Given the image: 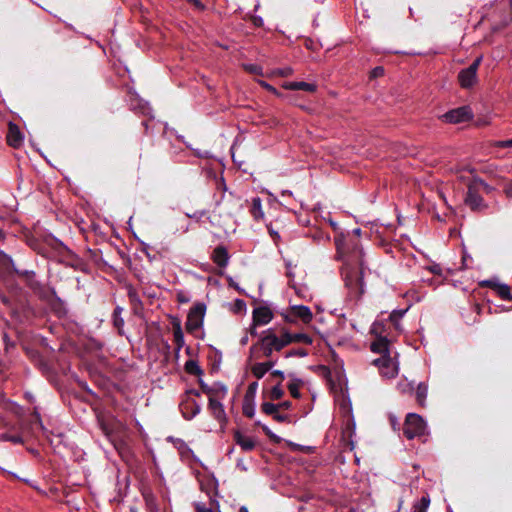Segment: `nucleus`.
<instances>
[{"mask_svg":"<svg viewBox=\"0 0 512 512\" xmlns=\"http://www.w3.org/2000/svg\"><path fill=\"white\" fill-rule=\"evenodd\" d=\"M348 253L346 255V264L355 266L345 275V284L348 289V297L357 302L365 293L364 274H365V253L358 241H350L348 244Z\"/></svg>","mask_w":512,"mask_h":512,"instance_id":"1","label":"nucleus"},{"mask_svg":"<svg viewBox=\"0 0 512 512\" xmlns=\"http://www.w3.org/2000/svg\"><path fill=\"white\" fill-rule=\"evenodd\" d=\"M288 341V337H285L284 334V327L280 329L275 327L268 328L262 331L258 341L250 347V356L255 358L265 357L273 360V353L284 349Z\"/></svg>","mask_w":512,"mask_h":512,"instance_id":"2","label":"nucleus"},{"mask_svg":"<svg viewBox=\"0 0 512 512\" xmlns=\"http://www.w3.org/2000/svg\"><path fill=\"white\" fill-rule=\"evenodd\" d=\"M425 431L426 423L420 415L416 413L407 414L403 427V434L407 439L421 437L425 434Z\"/></svg>","mask_w":512,"mask_h":512,"instance_id":"3","label":"nucleus"},{"mask_svg":"<svg viewBox=\"0 0 512 512\" xmlns=\"http://www.w3.org/2000/svg\"><path fill=\"white\" fill-rule=\"evenodd\" d=\"M482 59V56L477 57L467 68L458 73L457 79L461 88L470 89L477 83V72Z\"/></svg>","mask_w":512,"mask_h":512,"instance_id":"4","label":"nucleus"},{"mask_svg":"<svg viewBox=\"0 0 512 512\" xmlns=\"http://www.w3.org/2000/svg\"><path fill=\"white\" fill-rule=\"evenodd\" d=\"M283 316L287 323H296L297 321H301L304 324H309L313 319L311 309L304 305L290 306Z\"/></svg>","mask_w":512,"mask_h":512,"instance_id":"5","label":"nucleus"},{"mask_svg":"<svg viewBox=\"0 0 512 512\" xmlns=\"http://www.w3.org/2000/svg\"><path fill=\"white\" fill-rule=\"evenodd\" d=\"M205 313L206 305L204 303H196L193 307H191L185 323L187 332L193 333L202 327Z\"/></svg>","mask_w":512,"mask_h":512,"instance_id":"6","label":"nucleus"},{"mask_svg":"<svg viewBox=\"0 0 512 512\" xmlns=\"http://www.w3.org/2000/svg\"><path fill=\"white\" fill-rule=\"evenodd\" d=\"M190 395L200 397L201 394L196 390H189L186 392L185 398L180 403V411L186 420L193 419L201 411V405Z\"/></svg>","mask_w":512,"mask_h":512,"instance_id":"7","label":"nucleus"},{"mask_svg":"<svg viewBox=\"0 0 512 512\" xmlns=\"http://www.w3.org/2000/svg\"><path fill=\"white\" fill-rule=\"evenodd\" d=\"M440 118L446 123L458 124L471 120L473 113L469 106H462L446 112Z\"/></svg>","mask_w":512,"mask_h":512,"instance_id":"8","label":"nucleus"},{"mask_svg":"<svg viewBox=\"0 0 512 512\" xmlns=\"http://www.w3.org/2000/svg\"><path fill=\"white\" fill-rule=\"evenodd\" d=\"M373 364L378 368L380 374L385 378H394L398 373L397 365L390 355H382L375 359Z\"/></svg>","mask_w":512,"mask_h":512,"instance_id":"9","label":"nucleus"},{"mask_svg":"<svg viewBox=\"0 0 512 512\" xmlns=\"http://www.w3.org/2000/svg\"><path fill=\"white\" fill-rule=\"evenodd\" d=\"M465 204L472 211H483L487 208V204L483 200L481 193L478 190H473V185L470 183L467 187V193L465 196Z\"/></svg>","mask_w":512,"mask_h":512,"instance_id":"10","label":"nucleus"},{"mask_svg":"<svg viewBox=\"0 0 512 512\" xmlns=\"http://www.w3.org/2000/svg\"><path fill=\"white\" fill-rule=\"evenodd\" d=\"M199 386L201 392L208 395L209 399H224L227 395V387L221 383L209 386L202 380H199Z\"/></svg>","mask_w":512,"mask_h":512,"instance_id":"11","label":"nucleus"},{"mask_svg":"<svg viewBox=\"0 0 512 512\" xmlns=\"http://www.w3.org/2000/svg\"><path fill=\"white\" fill-rule=\"evenodd\" d=\"M273 318L274 314L268 306H259L253 309L252 321L254 325H267Z\"/></svg>","mask_w":512,"mask_h":512,"instance_id":"12","label":"nucleus"},{"mask_svg":"<svg viewBox=\"0 0 512 512\" xmlns=\"http://www.w3.org/2000/svg\"><path fill=\"white\" fill-rule=\"evenodd\" d=\"M481 286L489 287L503 300H512L511 289L507 284L499 283L496 280H485L481 282Z\"/></svg>","mask_w":512,"mask_h":512,"instance_id":"13","label":"nucleus"},{"mask_svg":"<svg viewBox=\"0 0 512 512\" xmlns=\"http://www.w3.org/2000/svg\"><path fill=\"white\" fill-rule=\"evenodd\" d=\"M147 512H161V507L157 496L149 487H143L141 490Z\"/></svg>","mask_w":512,"mask_h":512,"instance_id":"14","label":"nucleus"},{"mask_svg":"<svg viewBox=\"0 0 512 512\" xmlns=\"http://www.w3.org/2000/svg\"><path fill=\"white\" fill-rule=\"evenodd\" d=\"M222 399H209L208 402V410L211 415L221 424L227 423V415L224 409L223 404L221 403Z\"/></svg>","mask_w":512,"mask_h":512,"instance_id":"15","label":"nucleus"},{"mask_svg":"<svg viewBox=\"0 0 512 512\" xmlns=\"http://www.w3.org/2000/svg\"><path fill=\"white\" fill-rule=\"evenodd\" d=\"M7 143L13 147V148H19L23 144V135L19 129V127L10 122L8 125V132H7Z\"/></svg>","mask_w":512,"mask_h":512,"instance_id":"16","label":"nucleus"},{"mask_svg":"<svg viewBox=\"0 0 512 512\" xmlns=\"http://www.w3.org/2000/svg\"><path fill=\"white\" fill-rule=\"evenodd\" d=\"M211 259L218 267H227L230 259L227 248L223 245L215 247L211 254Z\"/></svg>","mask_w":512,"mask_h":512,"instance_id":"17","label":"nucleus"},{"mask_svg":"<svg viewBox=\"0 0 512 512\" xmlns=\"http://www.w3.org/2000/svg\"><path fill=\"white\" fill-rule=\"evenodd\" d=\"M200 487L201 490L205 492L207 501H209L210 498H218V483L214 478H205L201 480Z\"/></svg>","mask_w":512,"mask_h":512,"instance_id":"18","label":"nucleus"},{"mask_svg":"<svg viewBox=\"0 0 512 512\" xmlns=\"http://www.w3.org/2000/svg\"><path fill=\"white\" fill-rule=\"evenodd\" d=\"M194 509L196 512H220L218 499L210 498L209 501H196L194 502Z\"/></svg>","mask_w":512,"mask_h":512,"instance_id":"19","label":"nucleus"},{"mask_svg":"<svg viewBox=\"0 0 512 512\" xmlns=\"http://www.w3.org/2000/svg\"><path fill=\"white\" fill-rule=\"evenodd\" d=\"M234 440L246 452L252 451L256 446V441L253 437L243 435L240 431L234 433Z\"/></svg>","mask_w":512,"mask_h":512,"instance_id":"20","label":"nucleus"},{"mask_svg":"<svg viewBox=\"0 0 512 512\" xmlns=\"http://www.w3.org/2000/svg\"><path fill=\"white\" fill-rule=\"evenodd\" d=\"M275 364L276 360L270 359L266 362L255 363L251 367V372L257 379H261Z\"/></svg>","mask_w":512,"mask_h":512,"instance_id":"21","label":"nucleus"},{"mask_svg":"<svg viewBox=\"0 0 512 512\" xmlns=\"http://www.w3.org/2000/svg\"><path fill=\"white\" fill-rule=\"evenodd\" d=\"M282 87L286 90H302L311 93L317 90V86L314 83H308L304 81L286 82L282 85Z\"/></svg>","mask_w":512,"mask_h":512,"instance_id":"22","label":"nucleus"},{"mask_svg":"<svg viewBox=\"0 0 512 512\" xmlns=\"http://www.w3.org/2000/svg\"><path fill=\"white\" fill-rule=\"evenodd\" d=\"M285 337H288L289 341L287 342V346L291 343H304L307 345H311L313 340L311 336L305 333H290L287 328L284 327Z\"/></svg>","mask_w":512,"mask_h":512,"instance_id":"23","label":"nucleus"},{"mask_svg":"<svg viewBox=\"0 0 512 512\" xmlns=\"http://www.w3.org/2000/svg\"><path fill=\"white\" fill-rule=\"evenodd\" d=\"M290 381L287 385V388L291 394V396L295 399H299L301 397L300 388L304 385L302 379L297 378L295 375H289Z\"/></svg>","mask_w":512,"mask_h":512,"instance_id":"24","label":"nucleus"},{"mask_svg":"<svg viewBox=\"0 0 512 512\" xmlns=\"http://www.w3.org/2000/svg\"><path fill=\"white\" fill-rule=\"evenodd\" d=\"M127 295L135 313L142 309V301L137 290L132 285H127Z\"/></svg>","mask_w":512,"mask_h":512,"instance_id":"25","label":"nucleus"},{"mask_svg":"<svg viewBox=\"0 0 512 512\" xmlns=\"http://www.w3.org/2000/svg\"><path fill=\"white\" fill-rule=\"evenodd\" d=\"M371 350L382 355H389V341L385 337H379L371 343Z\"/></svg>","mask_w":512,"mask_h":512,"instance_id":"26","label":"nucleus"},{"mask_svg":"<svg viewBox=\"0 0 512 512\" xmlns=\"http://www.w3.org/2000/svg\"><path fill=\"white\" fill-rule=\"evenodd\" d=\"M427 395L428 385L425 382H420L415 390V398L419 406L425 407Z\"/></svg>","mask_w":512,"mask_h":512,"instance_id":"27","label":"nucleus"},{"mask_svg":"<svg viewBox=\"0 0 512 512\" xmlns=\"http://www.w3.org/2000/svg\"><path fill=\"white\" fill-rule=\"evenodd\" d=\"M173 340L176 346V350L179 351L184 346V334L179 321L173 324Z\"/></svg>","mask_w":512,"mask_h":512,"instance_id":"28","label":"nucleus"},{"mask_svg":"<svg viewBox=\"0 0 512 512\" xmlns=\"http://www.w3.org/2000/svg\"><path fill=\"white\" fill-rule=\"evenodd\" d=\"M250 213L255 220H261L264 217V212L262 209V201L261 198L255 197L252 199V204L250 208Z\"/></svg>","mask_w":512,"mask_h":512,"instance_id":"29","label":"nucleus"},{"mask_svg":"<svg viewBox=\"0 0 512 512\" xmlns=\"http://www.w3.org/2000/svg\"><path fill=\"white\" fill-rule=\"evenodd\" d=\"M122 312H123V308L117 306L114 309L113 314H112L113 324L117 328V330H118L120 335L123 334L122 330H123V327H124V319L121 316Z\"/></svg>","mask_w":512,"mask_h":512,"instance_id":"30","label":"nucleus"},{"mask_svg":"<svg viewBox=\"0 0 512 512\" xmlns=\"http://www.w3.org/2000/svg\"><path fill=\"white\" fill-rule=\"evenodd\" d=\"M470 184L473 185V190H478L480 193L483 192V193H486V194H490L494 189L493 187H491L490 185H488L486 182H484L482 179L480 178H473L471 181H470Z\"/></svg>","mask_w":512,"mask_h":512,"instance_id":"31","label":"nucleus"},{"mask_svg":"<svg viewBox=\"0 0 512 512\" xmlns=\"http://www.w3.org/2000/svg\"><path fill=\"white\" fill-rule=\"evenodd\" d=\"M131 106L133 110H138L143 115H150L151 113L149 105L137 97H135V99L131 98Z\"/></svg>","mask_w":512,"mask_h":512,"instance_id":"32","label":"nucleus"},{"mask_svg":"<svg viewBox=\"0 0 512 512\" xmlns=\"http://www.w3.org/2000/svg\"><path fill=\"white\" fill-rule=\"evenodd\" d=\"M242 412L244 416L253 418L255 415V400L243 398Z\"/></svg>","mask_w":512,"mask_h":512,"instance_id":"33","label":"nucleus"},{"mask_svg":"<svg viewBox=\"0 0 512 512\" xmlns=\"http://www.w3.org/2000/svg\"><path fill=\"white\" fill-rule=\"evenodd\" d=\"M185 371L191 375L199 376L203 374V370L199 366L198 362L195 360H188L185 363Z\"/></svg>","mask_w":512,"mask_h":512,"instance_id":"34","label":"nucleus"},{"mask_svg":"<svg viewBox=\"0 0 512 512\" xmlns=\"http://www.w3.org/2000/svg\"><path fill=\"white\" fill-rule=\"evenodd\" d=\"M430 505L429 495L422 496V498L413 505V512H427Z\"/></svg>","mask_w":512,"mask_h":512,"instance_id":"35","label":"nucleus"},{"mask_svg":"<svg viewBox=\"0 0 512 512\" xmlns=\"http://www.w3.org/2000/svg\"><path fill=\"white\" fill-rule=\"evenodd\" d=\"M406 313V310H393L389 316V320L393 323L394 327L400 329V320Z\"/></svg>","mask_w":512,"mask_h":512,"instance_id":"36","label":"nucleus"},{"mask_svg":"<svg viewBox=\"0 0 512 512\" xmlns=\"http://www.w3.org/2000/svg\"><path fill=\"white\" fill-rule=\"evenodd\" d=\"M261 410L266 415L273 416L277 411H279V405L270 402H264L261 405Z\"/></svg>","mask_w":512,"mask_h":512,"instance_id":"37","label":"nucleus"},{"mask_svg":"<svg viewBox=\"0 0 512 512\" xmlns=\"http://www.w3.org/2000/svg\"><path fill=\"white\" fill-rule=\"evenodd\" d=\"M257 389H258L257 381L250 383L247 387L244 398L250 399V400H255Z\"/></svg>","mask_w":512,"mask_h":512,"instance_id":"38","label":"nucleus"},{"mask_svg":"<svg viewBox=\"0 0 512 512\" xmlns=\"http://www.w3.org/2000/svg\"><path fill=\"white\" fill-rule=\"evenodd\" d=\"M216 186H217V189L221 191V196L216 201V206H219L220 203L222 202V200L224 198V195H225V192L227 190V186H226V183H225V180H224L223 177H220L219 179H217Z\"/></svg>","mask_w":512,"mask_h":512,"instance_id":"39","label":"nucleus"},{"mask_svg":"<svg viewBox=\"0 0 512 512\" xmlns=\"http://www.w3.org/2000/svg\"><path fill=\"white\" fill-rule=\"evenodd\" d=\"M290 447L293 451L303 452V453H307V454L313 453L314 449H315L312 446H303V445L296 444V443H291Z\"/></svg>","mask_w":512,"mask_h":512,"instance_id":"40","label":"nucleus"},{"mask_svg":"<svg viewBox=\"0 0 512 512\" xmlns=\"http://www.w3.org/2000/svg\"><path fill=\"white\" fill-rule=\"evenodd\" d=\"M307 351L305 349H302V348H298V349H292V350H289L285 353V357L286 358H291V357H305L307 356Z\"/></svg>","mask_w":512,"mask_h":512,"instance_id":"41","label":"nucleus"},{"mask_svg":"<svg viewBox=\"0 0 512 512\" xmlns=\"http://www.w3.org/2000/svg\"><path fill=\"white\" fill-rule=\"evenodd\" d=\"M257 83L264 88L265 90L269 91L270 93L280 97L281 93L272 85H270L268 82L263 80H257Z\"/></svg>","mask_w":512,"mask_h":512,"instance_id":"42","label":"nucleus"},{"mask_svg":"<svg viewBox=\"0 0 512 512\" xmlns=\"http://www.w3.org/2000/svg\"><path fill=\"white\" fill-rule=\"evenodd\" d=\"M283 395H284V391H283L282 387L280 386V384L274 386L271 389L270 396H271L272 400H279L283 397Z\"/></svg>","mask_w":512,"mask_h":512,"instance_id":"43","label":"nucleus"},{"mask_svg":"<svg viewBox=\"0 0 512 512\" xmlns=\"http://www.w3.org/2000/svg\"><path fill=\"white\" fill-rule=\"evenodd\" d=\"M244 69L252 74L263 75L262 68L256 64H246L244 65Z\"/></svg>","mask_w":512,"mask_h":512,"instance_id":"44","label":"nucleus"},{"mask_svg":"<svg viewBox=\"0 0 512 512\" xmlns=\"http://www.w3.org/2000/svg\"><path fill=\"white\" fill-rule=\"evenodd\" d=\"M291 68H283V69H276L272 71V75L281 76V77H287L292 74Z\"/></svg>","mask_w":512,"mask_h":512,"instance_id":"45","label":"nucleus"},{"mask_svg":"<svg viewBox=\"0 0 512 512\" xmlns=\"http://www.w3.org/2000/svg\"><path fill=\"white\" fill-rule=\"evenodd\" d=\"M176 299L179 303H188L190 301V297L184 291H178Z\"/></svg>","mask_w":512,"mask_h":512,"instance_id":"46","label":"nucleus"},{"mask_svg":"<svg viewBox=\"0 0 512 512\" xmlns=\"http://www.w3.org/2000/svg\"><path fill=\"white\" fill-rule=\"evenodd\" d=\"M335 243H336V248H337V258L343 259L344 258L343 242L340 239H336Z\"/></svg>","mask_w":512,"mask_h":512,"instance_id":"47","label":"nucleus"},{"mask_svg":"<svg viewBox=\"0 0 512 512\" xmlns=\"http://www.w3.org/2000/svg\"><path fill=\"white\" fill-rule=\"evenodd\" d=\"M384 75V68L381 67V66H377L375 67L371 73H370V77L371 78H378V77H381Z\"/></svg>","mask_w":512,"mask_h":512,"instance_id":"48","label":"nucleus"},{"mask_svg":"<svg viewBox=\"0 0 512 512\" xmlns=\"http://www.w3.org/2000/svg\"><path fill=\"white\" fill-rule=\"evenodd\" d=\"M494 146L500 147V148L512 147V139L497 141V142H495Z\"/></svg>","mask_w":512,"mask_h":512,"instance_id":"49","label":"nucleus"},{"mask_svg":"<svg viewBox=\"0 0 512 512\" xmlns=\"http://www.w3.org/2000/svg\"><path fill=\"white\" fill-rule=\"evenodd\" d=\"M0 439L9 440V441H12L14 443L22 442V440H21V438L19 436H8L7 434H2L0 436Z\"/></svg>","mask_w":512,"mask_h":512,"instance_id":"50","label":"nucleus"},{"mask_svg":"<svg viewBox=\"0 0 512 512\" xmlns=\"http://www.w3.org/2000/svg\"><path fill=\"white\" fill-rule=\"evenodd\" d=\"M273 419L279 423L286 422L288 420V416L285 414H280L278 411L273 415Z\"/></svg>","mask_w":512,"mask_h":512,"instance_id":"51","label":"nucleus"},{"mask_svg":"<svg viewBox=\"0 0 512 512\" xmlns=\"http://www.w3.org/2000/svg\"><path fill=\"white\" fill-rule=\"evenodd\" d=\"M268 231L270 236L273 238L274 242L277 244L278 241L280 240L279 233L276 230H274L271 226L268 227Z\"/></svg>","mask_w":512,"mask_h":512,"instance_id":"52","label":"nucleus"},{"mask_svg":"<svg viewBox=\"0 0 512 512\" xmlns=\"http://www.w3.org/2000/svg\"><path fill=\"white\" fill-rule=\"evenodd\" d=\"M205 215H206V211L201 210V211H195L193 214H188V217L194 218L196 220H200Z\"/></svg>","mask_w":512,"mask_h":512,"instance_id":"53","label":"nucleus"},{"mask_svg":"<svg viewBox=\"0 0 512 512\" xmlns=\"http://www.w3.org/2000/svg\"><path fill=\"white\" fill-rule=\"evenodd\" d=\"M33 417H34V424L39 426L41 429H43L44 427H43V424H42V421L40 418V414L37 411H35L33 413Z\"/></svg>","mask_w":512,"mask_h":512,"instance_id":"54","label":"nucleus"},{"mask_svg":"<svg viewBox=\"0 0 512 512\" xmlns=\"http://www.w3.org/2000/svg\"><path fill=\"white\" fill-rule=\"evenodd\" d=\"M235 307L237 310H243L246 307V303L242 299H236Z\"/></svg>","mask_w":512,"mask_h":512,"instance_id":"55","label":"nucleus"},{"mask_svg":"<svg viewBox=\"0 0 512 512\" xmlns=\"http://www.w3.org/2000/svg\"><path fill=\"white\" fill-rule=\"evenodd\" d=\"M429 270L433 273V274H438L440 275L441 274V267L439 265H433L429 268Z\"/></svg>","mask_w":512,"mask_h":512,"instance_id":"56","label":"nucleus"},{"mask_svg":"<svg viewBox=\"0 0 512 512\" xmlns=\"http://www.w3.org/2000/svg\"><path fill=\"white\" fill-rule=\"evenodd\" d=\"M259 325H254V323L252 322L250 328H249V333L251 336H258V333H257V330L256 328L258 327Z\"/></svg>","mask_w":512,"mask_h":512,"instance_id":"57","label":"nucleus"},{"mask_svg":"<svg viewBox=\"0 0 512 512\" xmlns=\"http://www.w3.org/2000/svg\"><path fill=\"white\" fill-rule=\"evenodd\" d=\"M152 120H153V117L151 116L149 119L144 120V121L142 122V125H143V126H144V128H145V133H148L149 125H150V123L152 122Z\"/></svg>","mask_w":512,"mask_h":512,"instance_id":"58","label":"nucleus"},{"mask_svg":"<svg viewBox=\"0 0 512 512\" xmlns=\"http://www.w3.org/2000/svg\"><path fill=\"white\" fill-rule=\"evenodd\" d=\"M278 405H279V409L280 408H282V409H289L291 407V402L285 401V402L280 403Z\"/></svg>","mask_w":512,"mask_h":512,"instance_id":"59","label":"nucleus"},{"mask_svg":"<svg viewBox=\"0 0 512 512\" xmlns=\"http://www.w3.org/2000/svg\"><path fill=\"white\" fill-rule=\"evenodd\" d=\"M505 192L508 196L512 197V181L507 185Z\"/></svg>","mask_w":512,"mask_h":512,"instance_id":"60","label":"nucleus"},{"mask_svg":"<svg viewBox=\"0 0 512 512\" xmlns=\"http://www.w3.org/2000/svg\"><path fill=\"white\" fill-rule=\"evenodd\" d=\"M272 374L274 376H277V377L281 378V379H284V373L282 371H280V370H275V371H273Z\"/></svg>","mask_w":512,"mask_h":512,"instance_id":"61","label":"nucleus"},{"mask_svg":"<svg viewBox=\"0 0 512 512\" xmlns=\"http://www.w3.org/2000/svg\"><path fill=\"white\" fill-rule=\"evenodd\" d=\"M6 239L5 232L0 228V242H3Z\"/></svg>","mask_w":512,"mask_h":512,"instance_id":"62","label":"nucleus"},{"mask_svg":"<svg viewBox=\"0 0 512 512\" xmlns=\"http://www.w3.org/2000/svg\"><path fill=\"white\" fill-rule=\"evenodd\" d=\"M229 286L234 287L235 289L239 290L238 285H237V284H235V283L232 281V278H229Z\"/></svg>","mask_w":512,"mask_h":512,"instance_id":"63","label":"nucleus"},{"mask_svg":"<svg viewBox=\"0 0 512 512\" xmlns=\"http://www.w3.org/2000/svg\"><path fill=\"white\" fill-rule=\"evenodd\" d=\"M319 237H320V238H323V239H325V240H327V241H328V240H330V237H329V235H328V234L319 233Z\"/></svg>","mask_w":512,"mask_h":512,"instance_id":"64","label":"nucleus"}]
</instances>
